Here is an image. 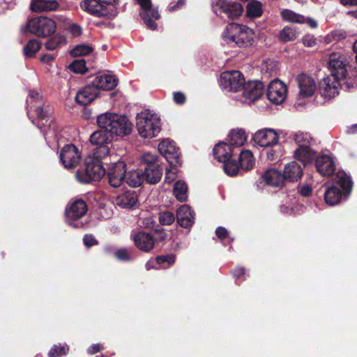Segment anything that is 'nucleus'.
<instances>
[{
  "mask_svg": "<svg viewBox=\"0 0 357 357\" xmlns=\"http://www.w3.org/2000/svg\"><path fill=\"white\" fill-rule=\"evenodd\" d=\"M118 83V79L114 75L105 74L96 76L91 82V85L96 87V91L99 89L111 91L114 89Z\"/></svg>",
  "mask_w": 357,
  "mask_h": 357,
  "instance_id": "b1692460",
  "label": "nucleus"
},
{
  "mask_svg": "<svg viewBox=\"0 0 357 357\" xmlns=\"http://www.w3.org/2000/svg\"><path fill=\"white\" fill-rule=\"evenodd\" d=\"M317 172L323 176L328 177L335 173L336 165L333 158L328 155H317L314 160Z\"/></svg>",
  "mask_w": 357,
  "mask_h": 357,
  "instance_id": "6ab92c4d",
  "label": "nucleus"
},
{
  "mask_svg": "<svg viewBox=\"0 0 357 357\" xmlns=\"http://www.w3.org/2000/svg\"><path fill=\"white\" fill-rule=\"evenodd\" d=\"M215 158L220 162L227 161L234 155L233 146L224 142L217 144L213 150Z\"/></svg>",
  "mask_w": 357,
  "mask_h": 357,
  "instance_id": "bb28decb",
  "label": "nucleus"
},
{
  "mask_svg": "<svg viewBox=\"0 0 357 357\" xmlns=\"http://www.w3.org/2000/svg\"><path fill=\"white\" fill-rule=\"evenodd\" d=\"M68 31L73 37L79 36L82 33L81 26L75 23H73L69 25Z\"/></svg>",
  "mask_w": 357,
  "mask_h": 357,
  "instance_id": "69168bd1",
  "label": "nucleus"
},
{
  "mask_svg": "<svg viewBox=\"0 0 357 357\" xmlns=\"http://www.w3.org/2000/svg\"><path fill=\"white\" fill-rule=\"evenodd\" d=\"M303 45L305 47H312L317 45V38L312 35H305L302 38Z\"/></svg>",
  "mask_w": 357,
  "mask_h": 357,
  "instance_id": "052dcab7",
  "label": "nucleus"
},
{
  "mask_svg": "<svg viewBox=\"0 0 357 357\" xmlns=\"http://www.w3.org/2000/svg\"><path fill=\"white\" fill-rule=\"evenodd\" d=\"M312 189L308 184L298 185V192L303 197H307L311 195Z\"/></svg>",
  "mask_w": 357,
  "mask_h": 357,
  "instance_id": "680f3d73",
  "label": "nucleus"
},
{
  "mask_svg": "<svg viewBox=\"0 0 357 357\" xmlns=\"http://www.w3.org/2000/svg\"><path fill=\"white\" fill-rule=\"evenodd\" d=\"M68 68L75 73L84 74L86 72L85 60L83 59L74 60L68 66Z\"/></svg>",
  "mask_w": 357,
  "mask_h": 357,
  "instance_id": "a18cd8bd",
  "label": "nucleus"
},
{
  "mask_svg": "<svg viewBox=\"0 0 357 357\" xmlns=\"http://www.w3.org/2000/svg\"><path fill=\"white\" fill-rule=\"evenodd\" d=\"M222 163L225 173L227 175L229 176H234L238 174L241 167L236 159H233L231 158Z\"/></svg>",
  "mask_w": 357,
  "mask_h": 357,
  "instance_id": "79ce46f5",
  "label": "nucleus"
},
{
  "mask_svg": "<svg viewBox=\"0 0 357 357\" xmlns=\"http://www.w3.org/2000/svg\"><path fill=\"white\" fill-rule=\"evenodd\" d=\"M223 40L231 47H245L252 45L254 33L245 25L235 23L227 26L223 33Z\"/></svg>",
  "mask_w": 357,
  "mask_h": 357,
  "instance_id": "20e7f679",
  "label": "nucleus"
},
{
  "mask_svg": "<svg viewBox=\"0 0 357 357\" xmlns=\"http://www.w3.org/2000/svg\"><path fill=\"white\" fill-rule=\"evenodd\" d=\"M245 79L238 70L225 71L221 73L220 85L228 92H237L241 90Z\"/></svg>",
  "mask_w": 357,
  "mask_h": 357,
  "instance_id": "f8f14e48",
  "label": "nucleus"
},
{
  "mask_svg": "<svg viewBox=\"0 0 357 357\" xmlns=\"http://www.w3.org/2000/svg\"><path fill=\"white\" fill-rule=\"evenodd\" d=\"M87 210V204L84 200L77 199L73 202L70 207L66 209L68 224L75 228L82 227V222L75 223L74 222L82 218L86 213Z\"/></svg>",
  "mask_w": 357,
  "mask_h": 357,
  "instance_id": "4468645a",
  "label": "nucleus"
},
{
  "mask_svg": "<svg viewBox=\"0 0 357 357\" xmlns=\"http://www.w3.org/2000/svg\"><path fill=\"white\" fill-rule=\"evenodd\" d=\"M256 184H257V187L259 190H262L266 185H268V169H266L264 172L261 176L257 181Z\"/></svg>",
  "mask_w": 357,
  "mask_h": 357,
  "instance_id": "bf43d9fd",
  "label": "nucleus"
},
{
  "mask_svg": "<svg viewBox=\"0 0 357 357\" xmlns=\"http://www.w3.org/2000/svg\"><path fill=\"white\" fill-rule=\"evenodd\" d=\"M41 43L37 39L29 40L24 47V55L26 58L34 57L40 50Z\"/></svg>",
  "mask_w": 357,
  "mask_h": 357,
  "instance_id": "58836bf2",
  "label": "nucleus"
},
{
  "mask_svg": "<svg viewBox=\"0 0 357 357\" xmlns=\"http://www.w3.org/2000/svg\"><path fill=\"white\" fill-rule=\"evenodd\" d=\"M56 29V23L51 18L40 16L29 19L24 26L21 27L23 34L30 33L39 38L52 36Z\"/></svg>",
  "mask_w": 357,
  "mask_h": 357,
  "instance_id": "0eeeda50",
  "label": "nucleus"
},
{
  "mask_svg": "<svg viewBox=\"0 0 357 357\" xmlns=\"http://www.w3.org/2000/svg\"><path fill=\"white\" fill-rule=\"evenodd\" d=\"M212 8L217 16L230 20L238 19L243 12V6L234 0H214Z\"/></svg>",
  "mask_w": 357,
  "mask_h": 357,
  "instance_id": "1a4fd4ad",
  "label": "nucleus"
},
{
  "mask_svg": "<svg viewBox=\"0 0 357 357\" xmlns=\"http://www.w3.org/2000/svg\"><path fill=\"white\" fill-rule=\"evenodd\" d=\"M173 100L176 105H183L186 102L185 95L181 91H176L173 93Z\"/></svg>",
  "mask_w": 357,
  "mask_h": 357,
  "instance_id": "e2e57ef3",
  "label": "nucleus"
},
{
  "mask_svg": "<svg viewBox=\"0 0 357 357\" xmlns=\"http://www.w3.org/2000/svg\"><path fill=\"white\" fill-rule=\"evenodd\" d=\"M80 8L95 17L112 19L116 15V9L103 6L99 0H83L80 2Z\"/></svg>",
  "mask_w": 357,
  "mask_h": 357,
  "instance_id": "9b49d317",
  "label": "nucleus"
},
{
  "mask_svg": "<svg viewBox=\"0 0 357 357\" xmlns=\"http://www.w3.org/2000/svg\"><path fill=\"white\" fill-rule=\"evenodd\" d=\"M105 174L106 171L101 161L87 156L83 165L77 170L75 177L79 183L87 184L100 181Z\"/></svg>",
  "mask_w": 357,
  "mask_h": 357,
  "instance_id": "39448f33",
  "label": "nucleus"
},
{
  "mask_svg": "<svg viewBox=\"0 0 357 357\" xmlns=\"http://www.w3.org/2000/svg\"><path fill=\"white\" fill-rule=\"evenodd\" d=\"M177 224L185 229H190L195 222V213L188 205L180 206L176 211Z\"/></svg>",
  "mask_w": 357,
  "mask_h": 357,
  "instance_id": "4be33fe9",
  "label": "nucleus"
},
{
  "mask_svg": "<svg viewBox=\"0 0 357 357\" xmlns=\"http://www.w3.org/2000/svg\"><path fill=\"white\" fill-rule=\"evenodd\" d=\"M298 35V32L295 27L286 26L280 32L279 38L282 42L287 43L294 40Z\"/></svg>",
  "mask_w": 357,
  "mask_h": 357,
  "instance_id": "37998d69",
  "label": "nucleus"
},
{
  "mask_svg": "<svg viewBox=\"0 0 357 357\" xmlns=\"http://www.w3.org/2000/svg\"><path fill=\"white\" fill-rule=\"evenodd\" d=\"M115 257L122 261H129L132 257L126 248H120L114 252Z\"/></svg>",
  "mask_w": 357,
  "mask_h": 357,
  "instance_id": "5fc2aeb1",
  "label": "nucleus"
},
{
  "mask_svg": "<svg viewBox=\"0 0 357 357\" xmlns=\"http://www.w3.org/2000/svg\"><path fill=\"white\" fill-rule=\"evenodd\" d=\"M138 202V196L134 190H128L116 198V204L123 208H132Z\"/></svg>",
  "mask_w": 357,
  "mask_h": 357,
  "instance_id": "cd10ccee",
  "label": "nucleus"
},
{
  "mask_svg": "<svg viewBox=\"0 0 357 357\" xmlns=\"http://www.w3.org/2000/svg\"><path fill=\"white\" fill-rule=\"evenodd\" d=\"M59 3L56 0H31L30 9L33 12L56 10Z\"/></svg>",
  "mask_w": 357,
  "mask_h": 357,
  "instance_id": "c756f323",
  "label": "nucleus"
},
{
  "mask_svg": "<svg viewBox=\"0 0 357 357\" xmlns=\"http://www.w3.org/2000/svg\"><path fill=\"white\" fill-rule=\"evenodd\" d=\"M68 349L63 346L54 345L48 352V357H61L67 354Z\"/></svg>",
  "mask_w": 357,
  "mask_h": 357,
  "instance_id": "864d4df0",
  "label": "nucleus"
},
{
  "mask_svg": "<svg viewBox=\"0 0 357 357\" xmlns=\"http://www.w3.org/2000/svg\"><path fill=\"white\" fill-rule=\"evenodd\" d=\"M109 153V149L107 144L96 146L93 149V155H89L88 157L96 158L99 161H101V158H105Z\"/></svg>",
  "mask_w": 357,
  "mask_h": 357,
  "instance_id": "09e8293b",
  "label": "nucleus"
},
{
  "mask_svg": "<svg viewBox=\"0 0 357 357\" xmlns=\"http://www.w3.org/2000/svg\"><path fill=\"white\" fill-rule=\"evenodd\" d=\"M113 140L112 134L105 128L95 131L90 137V142L96 146L108 144Z\"/></svg>",
  "mask_w": 357,
  "mask_h": 357,
  "instance_id": "7c9ffc66",
  "label": "nucleus"
},
{
  "mask_svg": "<svg viewBox=\"0 0 357 357\" xmlns=\"http://www.w3.org/2000/svg\"><path fill=\"white\" fill-rule=\"evenodd\" d=\"M291 161L284 166V174L286 180L290 182H296L300 180L303 176V168L308 164L303 162Z\"/></svg>",
  "mask_w": 357,
  "mask_h": 357,
  "instance_id": "5701e85b",
  "label": "nucleus"
},
{
  "mask_svg": "<svg viewBox=\"0 0 357 357\" xmlns=\"http://www.w3.org/2000/svg\"><path fill=\"white\" fill-rule=\"evenodd\" d=\"M293 139L298 145L294 151L295 159L305 163H312L317 157V151L311 148L314 139L309 132L298 131L294 133Z\"/></svg>",
  "mask_w": 357,
  "mask_h": 357,
  "instance_id": "423d86ee",
  "label": "nucleus"
},
{
  "mask_svg": "<svg viewBox=\"0 0 357 357\" xmlns=\"http://www.w3.org/2000/svg\"><path fill=\"white\" fill-rule=\"evenodd\" d=\"M140 5L142 11L140 15L147 27L151 30H155L157 24L155 20L160 19V14L157 8H153L151 0H136Z\"/></svg>",
  "mask_w": 357,
  "mask_h": 357,
  "instance_id": "dca6fc26",
  "label": "nucleus"
},
{
  "mask_svg": "<svg viewBox=\"0 0 357 357\" xmlns=\"http://www.w3.org/2000/svg\"><path fill=\"white\" fill-rule=\"evenodd\" d=\"M59 159L66 169H73L80 162L81 153L74 144H66L60 151Z\"/></svg>",
  "mask_w": 357,
  "mask_h": 357,
  "instance_id": "2eb2a0df",
  "label": "nucleus"
},
{
  "mask_svg": "<svg viewBox=\"0 0 357 357\" xmlns=\"http://www.w3.org/2000/svg\"><path fill=\"white\" fill-rule=\"evenodd\" d=\"M188 186L186 183L181 180L176 181L174 185V193L176 199L181 202H184L187 198Z\"/></svg>",
  "mask_w": 357,
  "mask_h": 357,
  "instance_id": "a19ab883",
  "label": "nucleus"
},
{
  "mask_svg": "<svg viewBox=\"0 0 357 357\" xmlns=\"http://www.w3.org/2000/svg\"><path fill=\"white\" fill-rule=\"evenodd\" d=\"M287 87L285 84L278 78L269 82V102L280 105L282 103L287 96Z\"/></svg>",
  "mask_w": 357,
  "mask_h": 357,
  "instance_id": "a211bd4d",
  "label": "nucleus"
},
{
  "mask_svg": "<svg viewBox=\"0 0 357 357\" xmlns=\"http://www.w3.org/2000/svg\"><path fill=\"white\" fill-rule=\"evenodd\" d=\"M66 43V37L61 34H56L49 38L45 43V48L48 50H54L58 47Z\"/></svg>",
  "mask_w": 357,
  "mask_h": 357,
  "instance_id": "ea45409f",
  "label": "nucleus"
},
{
  "mask_svg": "<svg viewBox=\"0 0 357 357\" xmlns=\"http://www.w3.org/2000/svg\"><path fill=\"white\" fill-rule=\"evenodd\" d=\"M98 94L96 87L90 84L78 91L75 101L80 105H86L93 101L98 97Z\"/></svg>",
  "mask_w": 357,
  "mask_h": 357,
  "instance_id": "393cba45",
  "label": "nucleus"
},
{
  "mask_svg": "<svg viewBox=\"0 0 357 357\" xmlns=\"http://www.w3.org/2000/svg\"><path fill=\"white\" fill-rule=\"evenodd\" d=\"M299 88V94L303 98L311 97L316 89L315 81L306 74L301 73L296 77Z\"/></svg>",
  "mask_w": 357,
  "mask_h": 357,
  "instance_id": "412c9836",
  "label": "nucleus"
},
{
  "mask_svg": "<svg viewBox=\"0 0 357 357\" xmlns=\"http://www.w3.org/2000/svg\"><path fill=\"white\" fill-rule=\"evenodd\" d=\"M262 14V4L260 1L252 0L248 3L246 6V17L256 18L261 16Z\"/></svg>",
  "mask_w": 357,
  "mask_h": 357,
  "instance_id": "f704fd0d",
  "label": "nucleus"
},
{
  "mask_svg": "<svg viewBox=\"0 0 357 357\" xmlns=\"http://www.w3.org/2000/svg\"><path fill=\"white\" fill-rule=\"evenodd\" d=\"M279 133L274 129L269 128V147L281 146L278 143Z\"/></svg>",
  "mask_w": 357,
  "mask_h": 357,
  "instance_id": "6e6d98bb",
  "label": "nucleus"
},
{
  "mask_svg": "<svg viewBox=\"0 0 357 357\" xmlns=\"http://www.w3.org/2000/svg\"><path fill=\"white\" fill-rule=\"evenodd\" d=\"M286 181L284 173L275 168H269V186L282 187Z\"/></svg>",
  "mask_w": 357,
  "mask_h": 357,
  "instance_id": "c9c22d12",
  "label": "nucleus"
},
{
  "mask_svg": "<svg viewBox=\"0 0 357 357\" xmlns=\"http://www.w3.org/2000/svg\"><path fill=\"white\" fill-rule=\"evenodd\" d=\"M217 237L221 240L226 238L228 236L227 230L223 227H218L215 229Z\"/></svg>",
  "mask_w": 357,
  "mask_h": 357,
  "instance_id": "338daca9",
  "label": "nucleus"
},
{
  "mask_svg": "<svg viewBox=\"0 0 357 357\" xmlns=\"http://www.w3.org/2000/svg\"><path fill=\"white\" fill-rule=\"evenodd\" d=\"M264 84L257 80L248 81L244 84L242 87L243 96L250 101H255L264 94Z\"/></svg>",
  "mask_w": 357,
  "mask_h": 357,
  "instance_id": "aec40b11",
  "label": "nucleus"
},
{
  "mask_svg": "<svg viewBox=\"0 0 357 357\" xmlns=\"http://www.w3.org/2000/svg\"><path fill=\"white\" fill-rule=\"evenodd\" d=\"M126 165L125 162L119 160L111 165L107 172L109 185L114 188L119 187L125 181Z\"/></svg>",
  "mask_w": 357,
  "mask_h": 357,
  "instance_id": "f3484780",
  "label": "nucleus"
},
{
  "mask_svg": "<svg viewBox=\"0 0 357 357\" xmlns=\"http://www.w3.org/2000/svg\"><path fill=\"white\" fill-rule=\"evenodd\" d=\"M283 154L282 146H276L269 147V161L275 163L280 160Z\"/></svg>",
  "mask_w": 357,
  "mask_h": 357,
  "instance_id": "8fccbe9b",
  "label": "nucleus"
},
{
  "mask_svg": "<svg viewBox=\"0 0 357 357\" xmlns=\"http://www.w3.org/2000/svg\"><path fill=\"white\" fill-rule=\"evenodd\" d=\"M229 144L232 146L240 147L243 146L247 139L245 130L236 128L231 130L229 135Z\"/></svg>",
  "mask_w": 357,
  "mask_h": 357,
  "instance_id": "72a5a7b5",
  "label": "nucleus"
},
{
  "mask_svg": "<svg viewBox=\"0 0 357 357\" xmlns=\"http://www.w3.org/2000/svg\"><path fill=\"white\" fill-rule=\"evenodd\" d=\"M136 127L139 135L144 138H153L161 130L160 119L146 111L137 114Z\"/></svg>",
  "mask_w": 357,
  "mask_h": 357,
  "instance_id": "6e6552de",
  "label": "nucleus"
},
{
  "mask_svg": "<svg viewBox=\"0 0 357 357\" xmlns=\"http://www.w3.org/2000/svg\"><path fill=\"white\" fill-rule=\"evenodd\" d=\"M334 180L342 190L333 184L326 188L324 192V199L329 206H335L339 204L342 199L347 200L353 188L351 176L344 171L337 172Z\"/></svg>",
  "mask_w": 357,
  "mask_h": 357,
  "instance_id": "f03ea898",
  "label": "nucleus"
},
{
  "mask_svg": "<svg viewBox=\"0 0 357 357\" xmlns=\"http://www.w3.org/2000/svg\"><path fill=\"white\" fill-rule=\"evenodd\" d=\"M282 19L285 22L293 23L304 24L305 17L302 15L296 13L291 10L284 9L281 11Z\"/></svg>",
  "mask_w": 357,
  "mask_h": 357,
  "instance_id": "e433bc0d",
  "label": "nucleus"
},
{
  "mask_svg": "<svg viewBox=\"0 0 357 357\" xmlns=\"http://www.w3.org/2000/svg\"><path fill=\"white\" fill-rule=\"evenodd\" d=\"M176 220L172 212L164 211L159 214V222L162 225H171Z\"/></svg>",
  "mask_w": 357,
  "mask_h": 357,
  "instance_id": "3c124183",
  "label": "nucleus"
},
{
  "mask_svg": "<svg viewBox=\"0 0 357 357\" xmlns=\"http://www.w3.org/2000/svg\"><path fill=\"white\" fill-rule=\"evenodd\" d=\"M178 147L174 141L164 139L158 144L159 152L166 158L167 162L172 167L181 166L182 159L178 152Z\"/></svg>",
  "mask_w": 357,
  "mask_h": 357,
  "instance_id": "ddd939ff",
  "label": "nucleus"
},
{
  "mask_svg": "<svg viewBox=\"0 0 357 357\" xmlns=\"http://www.w3.org/2000/svg\"><path fill=\"white\" fill-rule=\"evenodd\" d=\"M344 61L345 58L342 55L337 54L330 55L328 68L331 75L323 78L319 82V91L321 96L329 99L334 98L338 94L339 86L345 90L351 89L344 86L345 82L351 75Z\"/></svg>",
  "mask_w": 357,
  "mask_h": 357,
  "instance_id": "f257e3e1",
  "label": "nucleus"
},
{
  "mask_svg": "<svg viewBox=\"0 0 357 357\" xmlns=\"http://www.w3.org/2000/svg\"><path fill=\"white\" fill-rule=\"evenodd\" d=\"M142 171L147 183L156 184L161 179L163 169L160 165H151L149 167H143Z\"/></svg>",
  "mask_w": 357,
  "mask_h": 357,
  "instance_id": "c85d7f7f",
  "label": "nucleus"
},
{
  "mask_svg": "<svg viewBox=\"0 0 357 357\" xmlns=\"http://www.w3.org/2000/svg\"><path fill=\"white\" fill-rule=\"evenodd\" d=\"M238 162L240 167L245 171L252 169L255 165V158L252 151L248 149L241 150Z\"/></svg>",
  "mask_w": 357,
  "mask_h": 357,
  "instance_id": "473e14b6",
  "label": "nucleus"
},
{
  "mask_svg": "<svg viewBox=\"0 0 357 357\" xmlns=\"http://www.w3.org/2000/svg\"><path fill=\"white\" fill-rule=\"evenodd\" d=\"M102 349V347L100 344H93L89 347L87 349V353L90 355H93L100 351Z\"/></svg>",
  "mask_w": 357,
  "mask_h": 357,
  "instance_id": "774afa93",
  "label": "nucleus"
},
{
  "mask_svg": "<svg viewBox=\"0 0 357 357\" xmlns=\"http://www.w3.org/2000/svg\"><path fill=\"white\" fill-rule=\"evenodd\" d=\"M176 255L174 254H168L165 255H160L155 258V261L157 264L159 265H163L167 264V265H164L162 267L164 268H167L170 266L173 265L175 262Z\"/></svg>",
  "mask_w": 357,
  "mask_h": 357,
  "instance_id": "de8ad7c7",
  "label": "nucleus"
},
{
  "mask_svg": "<svg viewBox=\"0 0 357 357\" xmlns=\"http://www.w3.org/2000/svg\"><path fill=\"white\" fill-rule=\"evenodd\" d=\"M151 165H160L158 156L149 153H144L142 157L141 167H149Z\"/></svg>",
  "mask_w": 357,
  "mask_h": 357,
  "instance_id": "603ef678",
  "label": "nucleus"
},
{
  "mask_svg": "<svg viewBox=\"0 0 357 357\" xmlns=\"http://www.w3.org/2000/svg\"><path fill=\"white\" fill-rule=\"evenodd\" d=\"M232 276L236 279H241L245 274V269L244 267L236 266L230 271Z\"/></svg>",
  "mask_w": 357,
  "mask_h": 357,
  "instance_id": "0e129e2a",
  "label": "nucleus"
},
{
  "mask_svg": "<svg viewBox=\"0 0 357 357\" xmlns=\"http://www.w3.org/2000/svg\"><path fill=\"white\" fill-rule=\"evenodd\" d=\"M353 50L356 54V61L357 62V40L353 45ZM350 77L347 79L344 86L347 88H357V69L350 70Z\"/></svg>",
  "mask_w": 357,
  "mask_h": 357,
  "instance_id": "c03bdc74",
  "label": "nucleus"
},
{
  "mask_svg": "<svg viewBox=\"0 0 357 357\" xmlns=\"http://www.w3.org/2000/svg\"><path fill=\"white\" fill-rule=\"evenodd\" d=\"M83 242L86 248H91L98 244V241L93 234H86L83 238Z\"/></svg>",
  "mask_w": 357,
  "mask_h": 357,
  "instance_id": "13d9d810",
  "label": "nucleus"
},
{
  "mask_svg": "<svg viewBox=\"0 0 357 357\" xmlns=\"http://www.w3.org/2000/svg\"><path fill=\"white\" fill-rule=\"evenodd\" d=\"M125 181L131 187L136 188L142 185L145 181L142 168L126 171Z\"/></svg>",
  "mask_w": 357,
  "mask_h": 357,
  "instance_id": "2f4dec72",
  "label": "nucleus"
},
{
  "mask_svg": "<svg viewBox=\"0 0 357 357\" xmlns=\"http://www.w3.org/2000/svg\"><path fill=\"white\" fill-rule=\"evenodd\" d=\"M31 103L33 102L38 105H33L35 107L34 112L37 117V127L42 130L43 128L47 127L50 128L54 122V119L51 116L50 110L46 107H43V99L40 94L35 91H32L29 93Z\"/></svg>",
  "mask_w": 357,
  "mask_h": 357,
  "instance_id": "9d476101",
  "label": "nucleus"
},
{
  "mask_svg": "<svg viewBox=\"0 0 357 357\" xmlns=\"http://www.w3.org/2000/svg\"><path fill=\"white\" fill-rule=\"evenodd\" d=\"M93 48L87 45H77L73 48L70 54L73 56H81L90 54L92 52Z\"/></svg>",
  "mask_w": 357,
  "mask_h": 357,
  "instance_id": "49530a36",
  "label": "nucleus"
},
{
  "mask_svg": "<svg viewBox=\"0 0 357 357\" xmlns=\"http://www.w3.org/2000/svg\"><path fill=\"white\" fill-rule=\"evenodd\" d=\"M135 246L140 250L149 252L154 246L153 236L144 231H139L133 236Z\"/></svg>",
  "mask_w": 357,
  "mask_h": 357,
  "instance_id": "a878e982",
  "label": "nucleus"
},
{
  "mask_svg": "<svg viewBox=\"0 0 357 357\" xmlns=\"http://www.w3.org/2000/svg\"><path fill=\"white\" fill-rule=\"evenodd\" d=\"M97 123L100 128L107 129L113 137L114 135L126 136L132 131V123L124 115L107 112L99 115Z\"/></svg>",
  "mask_w": 357,
  "mask_h": 357,
  "instance_id": "7ed1b4c3",
  "label": "nucleus"
},
{
  "mask_svg": "<svg viewBox=\"0 0 357 357\" xmlns=\"http://www.w3.org/2000/svg\"><path fill=\"white\" fill-rule=\"evenodd\" d=\"M155 236L153 237L154 243L158 242H164L167 237L164 229H156L154 230Z\"/></svg>",
  "mask_w": 357,
  "mask_h": 357,
  "instance_id": "4d7b16f0",
  "label": "nucleus"
},
{
  "mask_svg": "<svg viewBox=\"0 0 357 357\" xmlns=\"http://www.w3.org/2000/svg\"><path fill=\"white\" fill-rule=\"evenodd\" d=\"M254 146L265 149L268 147V128H265L257 131L252 137Z\"/></svg>",
  "mask_w": 357,
  "mask_h": 357,
  "instance_id": "4c0bfd02",
  "label": "nucleus"
}]
</instances>
